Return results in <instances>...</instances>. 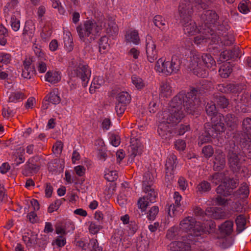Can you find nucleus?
Returning <instances> with one entry per match:
<instances>
[{
	"instance_id": "obj_1",
	"label": "nucleus",
	"mask_w": 251,
	"mask_h": 251,
	"mask_svg": "<svg viewBox=\"0 0 251 251\" xmlns=\"http://www.w3.org/2000/svg\"><path fill=\"white\" fill-rule=\"evenodd\" d=\"M198 91L192 89L186 94L181 92L173 98L168 110L158 113L159 124L157 132L162 139L168 140L173 136L172 128L184 117L183 108L189 114L199 112L200 105Z\"/></svg>"
},
{
	"instance_id": "obj_2",
	"label": "nucleus",
	"mask_w": 251,
	"mask_h": 251,
	"mask_svg": "<svg viewBox=\"0 0 251 251\" xmlns=\"http://www.w3.org/2000/svg\"><path fill=\"white\" fill-rule=\"evenodd\" d=\"M110 36H114L118 32V27L114 20L105 19L101 15L98 21L86 20L83 25L76 27V31L81 41L88 44L95 40L100 35L102 28Z\"/></svg>"
},
{
	"instance_id": "obj_3",
	"label": "nucleus",
	"mask_w": 251,
	"mask_h": 251,
	"mask_svg": "<svg viewBox=\"0 0 251 251\" xmlns=\"http://www.w3.org/2000/svg\"><path fill=\"white\" fill-rule=\"evenodd\" d=\"M216 66V62L209 53L200 54L193 52L190 57L189 67L194 74L201 77H206L208 74L207 69Z\"/></svg>"
},
{
	"instance_id": "obj_4",
	"label": "nucleus",
	"mask_w": 251,
	"mask_h": 251,
	"mask_svg": "<svg viewBox=\"0 0 251 251\" xmlns=\"http://www.w3.org/2000/svg\"><path fill=\"white\" fill-rule=\"evenodd\" d=\"M180 22L181 23L185 34L187 36L195 35L201 29H199L196 22L191 19L193 12L192 5L188 0L181 2L178 7Z\"/></svg>"
},
{
	"instance_id": "obj_5",
	"label": "nucleus",
	"mask_w": 251,
	"mask_h": 251,
	"mask_svg": "<svg viewBox=\"0 0 251 251\" xmlns=\"http://www.w3.org/2000/svg\"><path fill=\"white\" fill-rule=\"evenodd\" d=\"M180 228L185 232H190L188 235V240L192 242H198L199 237L207 231L205 225L197 222L196 219L188 216L183 219L180 223Z\"/></svg>"
},
{
	"instance_id": "obj_6",
	"label": "nucleus",
	"mask_w": 251,
	"mask_h": 251,
	"mask_svg": "<svg viewBox=\"0 0 251 251\" xmlns=\"http://www.w3.org/2000/svg\"><path fill=\"white\" fill-rule=\"evenodd\" d=\"M200 34L196 36L194 39V43L198 46H205L206 45H213L209 47V50H211L218 49L219 35H217L214 29L210 27H203L199 31ZM220 46V45H219ZM212 51V50H210Z\"/></svg>"
},
{
	"instance_id": "obj_7",
	"label": "nucleus",
	"mask_w": 251,
	"mask_h": 251,
	"mask_svg": "<svg viewBox=\"0 0 251 251\" xmlns=\"http://www.w3.org/2000/svg\"><path fill=\"white\" fill-rule=\"evenodd\" d=\"M181 59L177 55L172 57L171 60L166 61L163 58L159 59L156 62L155 70L159 73L166 75L177 73L180 69Z\"/></svg>"
},
{
	"instance_id": "obj_8",
	"label": "nucleus",
	"mask_w": 251,
	"mask_h": 251,
	"mask_svg": "<svg viewBox=\"0 0 251 251\" xmlns=\"http://www.w3.org/2000/svg\"><path fill=\"white\" fill-rule=\"evenodd\" d=\"M227 157L229 166L233 172L239 173L243 170L245 157L234 143L231 145Z\"/></svg>"
},
{
	"instance_id": "obj_9",
	"label": "nucleus",
	"mask_w": 251,
	"mask_h": 251,
	"mask_svg": "<svg viewBox=\"0 0 251 251\" xmlns=\"http://www.w3.org/2000/svg\"><path fill=\"white\" fill-rule=\"evenodd\" d=\"M229 27L228 20L226 19L222 23V27H219L215 31L217 32V35H219L218 43L217 45H220V46H218V49H215L216 50L213 51V54H217L221 50V46H230L233 44L234 38L233 35L227 32Z\"/></svg>"
},
{
	"instance_id": "obj_10",
	"label": "nucleus",
	"mask_w": 251,
	"mask_h": 251,
	"mask_svg": "<svg viewBox=\"0 0 251 251\" xmlns=\"http://www.w3.org/2000/svg\"><path fill=\"white\" fill-rule=\"evenodd\" d=\"M225 126L223 122H218L212 125L211 127H209L201 134L199 137L198 144L201 146L204 143L209 142L212 138H216L221 132L225 131Z\"/></svg>"
},
{
	"instance_id": "obj_11",
	"label": "nucleus",
	"mask_w": 251,
	"mask_h": 251,
	"mask_svg": "<svg viewBox=\"0 0 251 251\" xmlns=\"http://www.w3.org/2000/svg\"><path fill=\"white\" fill-rule=\"evenodd\" d=\"M91 72L86 64L79 63L73 67L70 70V75L72 77L77 76L82 80V85H87L91 76Z\"/></svg>"
},
{
	"instance_id": "obj_12",
	"label": "nucleus",
	"mask_w": 251,
	"mask_h": 251,
	"mask_svg": "<svg viewBox=\"0 0 251 251\" xmlns=\"http://www.w3.org/2000/svg\"><path fill=\"white\" fill-rule=\"evenodd\" d=\"M201 19L205 24V27H211L213 26V29L216 31L219 27H222V23L224 20L222 18L219 19V17L217 13L213 10H208L205 11L201 16Z\"/></svg>"
},
{
	"instance_id": "obj_13",
	"label": "nucleus",
	"mask_w": 251,
	"mask_h": 251,
	"mask_svg": "<svg viewBox=\"0 0 251 251\" xmlns=\"http://www.w3.org/2000/svg\"><path fill=\"white\" fill-rule=\"evenodd\" d=\"M238 185L239 179L237 177H226L223 180V184L217 187L216 191L218 194L224 196H230L232 190L236 188Z\"/></svg>"
},
{
	"instance_id": "obj_14",
	"label": "nucleus",
	"mask_w": 251,
	"mask_h": 251,
	"mask_svg": "<svg viewBox=\"0 0 251 251\" xmlns=\"http://www.w3.org/2000/svg\"><path fill=\"white\" fill-rule=\"evenodd\" d=\"M153 178L151 173H146L143 176V189L147 194L145 197L149 200L151 203L155 202L157 193L154 191L153 187Z\"/></svg>"
},
{
	"instance_id": "obj_15",
	"label": "nucleus",
	"mask_w": 251,
	"mask_h": 251,
	"mask_svg": "<svg viewBox=\"0 0 251 251\" xmlns=\"http://www.w3.org/2000/svg\"><path fill=\"white\" fill-rule=\"evenodd\" d=\"M145 46L148 60L150 62H153L157 58V50L154 41L151 36L150 35L146 36Z\"/></svg>"
},
{
	"instance_id": "obj_16",
	"label": "nucleus",
	"mask_w": 251,
	"mask_h": 251,
	"mask_svg": "<svg viewBox=\"0 0 251 251\" xmlns=\"http://www.w3.org/2000/svg\"><path fill=\"white\" fill-rule=\"evenodd\" d=\"M217 89L223 93L236 94L241 92L243 86L239 84L223 83L218 84Z\"/></svg>"
},
{
	"instance_id": "obj_17",
	"label": "nucleus",
	"mask_w": 251,
	"mask_h": 251,
	"mask_svg": "<svg viewBox=\"0 0 251 251\" xmlns=\"http://www.w3.org/2000/svg\"><path fill=\"white\" fill-rule=\"evenodd\" d=\"M182 197L177 192H175L174 194V199L175 202L171 204L167 207L168 215L171 217H173L176 215L178 211L181 210L180 208V201Z\"/></svg>"
},
{
	"instance_id": "obj_18",
	"label": "nucleus",
	"mask_w": 251,
	"mask_h": 251,
	"mask_svg": "<svg viewBox=\"0 0 251 251\" xmlns=\"http://www.w3.org/2000/svg\"><path fill=\"white\" fill-rule=\"evenodd\" d=\"M32 63V60L30 58H26L24 61L22 76L24 78L30 79L34 75L35 70Z\"/></svg>"
},
{
	"instance_id": "obj_19",
	"label": "nucleus",
	"mask_w": 251,
	"mask_h": 251,
	"mask_svg": "<svg viewBox=\"0 0 251 251\" xmlns=\"http://www.w3.org/2000/svg\"><path fill=\"white\" fill-rule=\"evenodd\" d=\"M185 239H183V241H174L171 243L168 248L170 250L174 251H192L190 244H194L195 242H192L187 240V242H183Z\"/></svg>"
},
{
	"instance_id": "obj_20",
	"label": "nucleus",
	"mask_w": 251,
	"mask_h": 251,
	"mask_svg": "<svg viewBox=\"0 0 251 251\" xmlns=\"http://www.w3.org/2000/svg\"><path fill=\"white\" fill-rule=\"evenodd\" d=\"M205 110L208 116H211V121L213 125L214 123H217L218 122H222V116L220 115H217V109L215 103L212 101L208 102L205 107Z\"/></svg>"
},
{
	"instance_id": "obj_21",
	"label": "nucleus",
	"mask_w": 251,
	"mask_h": 251,
	"mask_svg": "<svg viewBox=\"0 0 251 251\" xmlns=\"http://www.w3.org/2000/svg\"><path fill=\"white\" fill-rule=\"evenodd\" d=\"M35 31V26L31 21L25 23L23 32L24 40L27 42L32 41Z\"/></svg>"
},
{
	"instance_id": "obj_22",
	"label": "nucleus",
	"mask_w": 251,
	"mask_h": 251,
	"mask_svg": "<svg viewBox=\"0 0 251 251\" xmlns=\"http://www.w3.org/2000/svg\"><path fill=\"white\" fill-rule=\"evenodd\" d=\"M177 163V158L175 155L172 154L168 156L165 164L166 177L171 176L174 174Z\"/></svg>"
},
{
	"instance_id": "obj_23",
	"label": "nucleus",
	"mask_w": 251,
	"mask_h": 251,
	"mask_svg": "<svg viewBox=\"0 0 251 251\" xmlns=\"http://www.w3.org/2000/svg\"><path fill=\"white\" fill-rule=\"evenodd\" d=\"M125 41L127 43H132L137 45L140 44V39L139 36L138 30L130 28L126 31L125 34Z\"/></svg>"
},
{
	"instance_id": "obj_24",
	"label": "nucleus",
	"mask_w": 251,
	"mask_h": 251,
	"mask_svg": "<svg viewBox=\"0 0 251 251\" xmlns=\"http://www.w3.org/2000/svg\"><path fill=\"white\" fill-rule=\"evenodd\" d=\"M38 235L36 233L28 230L23 235V240L27 247H31L37 244Z\"/></svg>"
},
{
	"instance_id": "obj_25",
	"label": "nucleus",
	"mask_w": 251,
	"mask_h": 251,
	"mask_svg": "<svg viewBox=\"0 0 251 251\" xmlns=\"http://www.w3.org/2000/svg\"><path fill=\"white\" fill-rule=\"evenodd\" d=\"M242 201L237 198L233 199L232 197L229 198V201L227 208L231 211L236 212H243L244 211Z\"/></svg>"
},
{
	"instance_id": "obj_26",
	"label": "nucleus",
	"mask_w": 251,
	"mask_h": 251,
	"mask_svg": "<svg viewBox=\"0 0 251 251\" xmlns=\"http://www.w3.org/2000/svg\"><path fill=\"white\" fill-rule=\"evenodd\" d=\"M226 164L225 155L221 151H217L215 157L214 168L220 171L224 168Z\"/></svg>"
},
{
	"instance_id": "obj_27",
	"label": "nucleus",
	"mask_w": 251,
	"mask_h": 251,
	"mask_svg": "<svg viewBox=\"0 0 251 251\" xmlns=\"http://www.w3.org/2000/svg\"><path fill=\"white\" fill-rule=\"evenodd\" d=\"M239 144L244 153L245 150L248 151L251 148V134L242 133L240 135Z\"/></svg>"
},
{
	"instance_id": "obj_28",
	"label": "nucleus",
	"mask_w": 251,
	"mask_h": 251,
	"mask_svg": "<svg viewBox=\"0 0 251 251\" xmlns=\"http://www.w3.org/2000/svg\"><path fill=\"white\" fill-rule=\"evenodd\" d=\"M220 233L225 236L230 235L233 231V222L227 220L219 226Z\"/></svg>"
},
{
	"instance_id": "obj_29",
	"label": "nucleus",
	"mask_w": 251,
	"mask_h": 251,
	"mask_svg": "<svg viewBox=\"0 0 251 251\" xmlns=\"http://www.w3.org/2000/svg\"><path fill=\"white\" fill-rule=\"evenodd\" d=\"M173 94V89L169 82L163 81L159 87V96L162 98H168Z\"/></svg>"
},
{
	"instance_id": "obj_30",
	"label": "nucleus",
	"mask_w": 251,
	"mask_h": 251,
	"mask_svg": "<svg viewBox=\"0 0 251 251\" xmlns=\"http://www.w3.org/2000/svg\"><path fill=\"white\" fill-rule=\"evenodd\" d=\"M45 79L50 83H57L61 79L60 73L53 70L49 71L46 74Z\"/></svg>"
},
{
	"instance_id": "obj_31",
	"label": "nucleus",
	"mask_w": 251,
	"mask_h": 251,
	"mask_svg": "<svg viewBox=\"0 0 251 251\" xmlns=\"http://www.w3.org/2000/svg\"><path fill=\"white\" fill-rule=\"evenodd\" d=\"M235 222L238 233H241L247 228V219L244 215L240 214L237 216L235 219Z\"/></svg>"
},
{
	"instance_id": "obj_32",
	"label": "nucleus",
	"mask_w": 251,
	"mask_h": 251,
	"mask_svg": "<svg viewBox=\"0 0 251 251\" xmlns=\"http://www.w3.org/2000/svg\"><path fill=\"white\" fill-rule=\"evenodd\" d=\"M38 170V166L29 162H27L24 166V168L23 170V174L25 176H29L37 172Z\"/></svg>"
},
{
	"instance_id": "obj_33",
	"label": "nucleus",
	"mask_w": 251,
	"mask_h": 251,
	"mask_svg": "<svg viewBox=\"0 0 251 251\" xmlns=\"http://www.w3.org/2000/svg\"><path fill=\"white\" fill-rule=\"evenodd\" d=\"M154 25L160 28L162 31H164L168 28L165 19L160 15H156L153 20Z\"/></svg>"
},
{
	"instance_id": "obj_34",
	"label": "nucleus",
	"mask_w": 251,
	"mask_h": 251,
	"mask_svg": "<svg viewBox=\"0 0 251 251\" xmlns=\"http://www.w3.org/2000/svg\"><path fill=\"white\" fill-rule=\"evenodd\" d=\"M25 98V96L23 92L16 91L10 94L8 101L9 102L16 103L22 101Z\"/></svg>"
},
{
	"instance_id": "obj_35",
	"label": "nucleus",
	"mask_w": 251,
	"mask_h": 251,
	"mask_svg": "<svg viewBox=\"0 0 251 251\" xmlns=\"http://www.w3.org/2000/svg\"><path fill=\"white\" fill-rule=\"evenodd\" d=\"M232 71L231 65L229 63L223 64L219 70L220 76L224 78H227L231 73Z\"/></svg>"
},
{
	"instance_id": "obj_36",
	"label": "nucleus",
	"mask_w": 251,
	"mask_h": 251,
	"mask_svg": "<svg viewBox=\"0 0 251 251\" xmlns=\"http://www.w3.org/2000/svg\"><path fill=\"white\" fill-rule=\"evenodd\" d=\"M117 102L127 105L131 100L130 96L126 92L119 93L116 97Z\"/></svg>"
},
{
	"instance_id": "obj_37",
	"label": "nucleus",
	"mask_w": 251,
	"mask_h": 251,
	"mask_svg": "<svg viewBox=\"0 0 251 251\" xmlns=\"http://www.w3.org/2000/svg\"><path fill=\"white\" fill-rule=\"evenodd\" d=\"M238 8L240 12L247 14L251 8V2L249 0H242L239 4Z\"/></svg>"
},
{
	"instance_id": "obj_38",
	"label": "nucleus",
	"mask_w": 251,
	"mask_h": 251,
	"mask_svg": "<svg viewBox=\"0 0 251 251\" xmlns=\"http://www.w3.org/2000/svg\"><path fill=\"white\" fill-rule=\"evenodd\" d=\"M131 82L133 85L138 89H142L145 86L143 80L138 76L133 75L131 77Z\"/></svg>"
},
{
	"instance_id": "obj_39",
	"label": "nucleus",
	"mask_w": 251,
	"mask_h": 251,
	"mask_svg": "<svg viewBox=\"0 0 251 251\" xmlns=\"http://www.w3.org/2000/svg\"><path fill=\"white\" fill-rule=\"evenodd\" d=\"M45 99H46V100H48L49 102L53 104H57L61 101L60 97L55 91L50 92Z\"/></svg>"
},
{
	"instance_id": "obj_40",
	"label": "nucleus",
	"mask_w": 251,
	"mask_h": 251,
	"mask_svg": "<svg viewBox=\"0 0 251 251\" xmlns=\"http://www.w3.org/2000/svg\"><path fill=\"white\" fill-rule=\"evenodd\" d=\"M196 189L197 192L200 194L207 192L211 189L210 184L206 181H202L197 185Z\"/></svg>"
},
{
	"instance_id": "obj_41",
	"label": "nucleus",
	"mask_w": 251,
	"mask_h": 251,
	"mask_svg": "<svg viewBox=\"0 0 251 251\" xmlns=\"http://www.w3.org/2000/svg\"><path fill=\"white\" fill-rule=\"evenodd\" d=\"M134 141H132L131 143V145L130 146V152L131 155L133 157H135L137 155L141 154L142 152V148L141 146L138 145V143H136V144L135 145L133 144Z\"/></svg>"
},
{
	"instance_id": "obj_42",
	"label": "nucleus",
	"mask_w": 251,
	"mask_h": 251,
	"mask_svg": "<svg viewBox=\"0 0 251 251\" xmlns=\"http://www.w3.org/2000/svg\"><path fill=\"white\" fill-rule=\"evenodd\" d=\"M63 39L65 48L68 51H71L73 49V41L71 34H66Z\"/></svg>"
},
{
	"instance_id": "obj_43",
	"label": "nucleus",
	"mask_w": 251,
	"mask_h": 251,
	"mask_svg": "<svg viewBox=\"0 0 251 251\" xmlns=\"http://www.w3.org/2000/svg\"><path fill=\"white\" fill-rule=\"evenodd\" d=\"M149 203H151L150 201H149V200L145 197H141L138 201V207L142 211L144 212L146 211Z\"/></svg>"
},
{
	"instance_id": "obj_44",
	"label": "nucleus",
	"mask_w": 251,
	"mask_h": 251,
	"mask_svg": "<svg viewBox=\"0 0 251 251\" xmlns=\"http://www.w3.org/2000/svg\"><path fill=\"white\" fill-rule=\"evenodd\" d=\"M108 38L105 36H102L100 40L99 41V51L101 53H103L104 51H102V50H104L109 47V45L108 43Z\"/></svg>"
},
{
	"instance_id": "obj_45",
	"label": "nucleus",
	"mask_w": 251,
	"mask_h": 251,
	"mask_svg": "<svg viewBox=\"0 0 251 251\" xmlns=\"http://www.w3.org/2000/svg\"><path fill=\"white\" fill-rule=\"evenodd\" d=\"M242 127L244 133H251V118H246L242 122Z\"/></svg>"
},
{
	"instance_id": "obj_46",
	"label": "nucleus",
	"mask_w": 251,
	"mask_h": 251,
	"mask_svg": "<svg viewBox=\"0 0 251 251\" xmlns=\"http://www.w3.org/2000/svg\"><path fill=\"white\" fill-rule=\"evenodd\" d=\"M159 212V208L157 206H153L147 213V218L149 220L153 221Z\"/></svg>"
},
{
	"instance_id": "obj_47",
	"label": "nucleus",
	"mask_w": 251,
	"mask_h": 251,
	"mask_svg": "<svg viewBox=\"0 0 251 251\" xmlns=\"http://www.w3.org/2000/svg\"><path fill=\"white\" fill-rule=\"evenodd\" d=\"M249 193L248 187L246 183L242 184L240 188L233 193V197H236L238 195L247 196Z\"/></svg>"
},
{
	"instance_id": "obj_48",
	"label": "nucleus",
	"mask_w": 251,
	"mask_h": 251,
	"mask_svg": "<svg viewBox=\"0 0 251 251\" xmlns=\"http://www.w3.org/2000/svg\"><path fill=\"white\" fill-rule=\"evenodd\" d=\"M10 24L12 29L15 31H18L20 27V20L16 18L15 13L12 15L11 17Z\"/></svg>"
},
{
	"instance_id": "obj_49",
	"label": "nucleus",
	"mask_w": 251,
	"mask_h": 251,
	"mask_svg": "<svg viewBox=\"0 0 251 251\" xmlns=\"http://www.w3.org/2000/svg\"><path fill=\"white\" fill-rule=\"evenodd\" d=\"M109 139L110 144L114 147H118L121 143L120 138L117 134L110 133Z\"/></svg>"
},
{
	"instance_id": "obj_50",
	"label": "nucleus",
	"mask_w": 251,
	"mask_h": 251,
	"mask_svg": "<svg viewBox=\"0 0 251 251\" xmlns=\"http://www.w3.org/2000/svg\"><path fill=\"white\" fill-rule=\"evenodd\" d=\"M103 80L102 77H98L97 78H95L91 83V85L90 87V91L93 90L94 89H99L101 85L103 84Z\"/></svg>"
},
{
	"instance_id": "obj_51",
	"label": "nucleus",
	"mask_w": 251,
	"mask_h": 251,
	"mask_svg": "<svg viewBox=\"0 0 251 251\" xmlns=\"http://www.w3.org/2000/svg\"><path fill=\"white\" fill-rule=\"evenodd\" d=\"M189 129L190 126L189 125H180L175 128L174 133L178 135H183Z\"/></svg>"
},
{
	"instance_id": "obj_52",
	"label": "nucleus",
	"mask_w": 251,
	"mask_h": 251,
	"mask_svg": "<svg viewBox=\"0 0 251 251\" xmlns=\"http://www.w3.org/2000/svg\"><path fill=\"white\" fill-rule=\"evenodd\" d=\"M12 60V57L9 53L3 52H0V63L4 64L10 63Z\"/></svg>"
},
{
	"instance_id": "obj_53",
	"label": "nucleus",
	"mask_w": 251,
	"mask_h": 251,
	"mask_svg": "<svg viewBox=\"0 0 251 251\" xmlns=\"http://www.w3.org/2000/svg\"><path fill=\"white\" fill-rule=\"evenodd\" d=\"M118 177L116 171H108L105 174V178L109 181H114Z\"/></svg>"
},
{
	"instance_id": "obj_54",
	"label": "nucleus",
	"mask_w": 251,
	"mask_h": 251,
	"mask_svg": "<svg viewBox=\"0 0 251 251\" xmlns=\"http://www.w3.org/2000/svg\"><path fill=\"white\" fill-rule=\"evenodd\" d=\"M89 246L91 248V251H102V247L99 246L98 240L96 239H91Z\"/></svg>"
},
{
	"instance_id": "obj_55",
	"label": "nucleus",
	"mask_w": 251,
	"mask_h": 251,
	"mask_svg": "<svg viewBox=\"0 0 251 251\" xmlns=\"http://www.w3.org/2000/svg\"><path fill=\"white\" fill-rule=\"evenodd\" d=\"M223 178V175L222 173H217L210 176L209 180L215 185L218 184L222 181Z\"/></svg>"
},
{
	"instance_id": "obj_56",
	"label": "nucleus",
	"mask_w": 251,
	"mask_h": 251,
	"mask_svg": "<svg viewBox=\"0 0 251 251\" xmlns=\"http://www.w3.org/2000/svg\"><path fill=\"white\" fill-rule=\"evenodd\" d=\"M127 105L117 102L115 105V111L119 117L124 113Z\"/></svg>"
},
{
	"instance_id": "obj_57",
	"label": "nucleus",
	"mask_w": 251,
	"mask_h": 251,
	"mask_svg": "<svg viewBox=\"0 0 251 251\" xmlns=\"http://www.w3.org/2000/svg\"><path fill=\"white\" fill-rule=\"evenodd\" d=\"M229 201V199H226L220 196H217L215 199L216 204L220 206H227L228 207Z\"/></svg>"
},
{
	"instance_id": "obj_58",
	"label": "nucleus",
	"mask_w": 251,
	"mask_h": 251,
	"mask_svg": "<svg viewBox=\"0 0 251 251\" xmlns=\"http://www.w3.org/2000/svg\"><path fill=\"white\" fill-rule=\"evenodd\" d=\"M100 226L95 223L89 222V231L91 233L93 234H97L100 231Z\"/></svg>"
},
{
	"instance_id": "obj_59",
	"label": "nucleus",
	"mask_w": 251,
	"mask_h": 251,
	"mask_svg": "<svg viewBox=\"0 0 251 251\" xmlns=\"http://www.w3.org/2000/svg\"><path fill=\"white\" fill-rule=\"evenodd\" d=\"M36 68L40 73H44L47 71L46 63L42 59H38Z\"/></svg>"
},
{
	"instance_id": "obj_60",
	"label": "nucleus",
	"mask_w": 251,
	"mask_h": 251,
	"mask_svg": "<svg viewBox=\"0 0 251 251\" xmlns=\"http://www.w3.org/2000/svg\"><path fill=\"white\" fill-rule=\"evenodd\" d=\"M202 152L205 157L209 158L213 154L214 151L212 146L208 145L203 147Z\"/></svg>"
},
{
	"instance_id": "obj_61",
	"label": "nucleus",
	"mask_w": 251,
	"mask_h": 251,
	"mask_svg": "<svg viewBox=\"0 0 251 251\" xmlns=\"http://www.w3.org/2000/svg\"><path fill=\"white\" fill-rule=\"evenodd\" d=\"M216 0H200L198 4L203 9H207L209 5L214 2Z\"/></svg>"
},
{
	"instance_id": "obj_62",
	"label": "nucleus",
	"mask_w": 251,
	"mask_h": 251,
	"mask_svg": "<svg viewBox=\"0 0 251 251\" xmlns=\"http://www.w3.org/2000/svg\"><path fill=\"white\" fill-rule=\"evenodd\" d=\"M66 241L65 238L61 235L58 236L56 239L52 242V245H56L59 247H62L66 244Z\"/></svg>"
},
{
	"instance_id": "obj_63",
	"label": "nucleus",
	"mask_w": 251,
	"mask_h": 251,
	"mask_svg": "<svg viewBox=\"0 0 251 251\" xmlns=\"http://www.w3.org/2000/svg\"><path fill=\"white\" fill-rule=\"evenodd\" d=\"M217 103L218 106L222 108H225L228 105V100L224 97H219L217 98Z\"/></svg>"
},
{
	"instance_id": "obj_64",
	"label": "nucleus",
	"mask_w": 251,
	"mask_h": 251,
	"mask_svg": "<svg viewBox=\"0 0 251 251\" xmlns=\"http://www.w3.org/2000/svg\"><path fill=\"white\" fill-rule=\"evenodd\" d=\"M63 149V144L61 141L56 142L52 147V151L54 153L60 154Z\"/></svg>"
}]
</instances>
